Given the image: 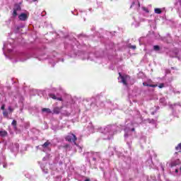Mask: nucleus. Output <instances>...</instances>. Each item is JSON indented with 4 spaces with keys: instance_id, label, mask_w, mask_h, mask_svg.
I'll return each mask as SVG.
<instances>
[{
    "instance_id": "obj_1",
    "label": "nucleus",
    "mask_w": 181,
    "mask_h": 181,
    "mask_svg": "<svg viewBox=\"0 0 181 181\" xmlns=\"http://www.w3.org/2000/svg\"><path fill=\"white\" fill-rule=\"evenodd\" d=\"M65 140L68 142H74V145H77V143L76 142L77 141V136L74 135V134H69L66 137Z\"/></svg>"
},
{
    "instance_id": "obj_2",
    "label": "nucleus",
    "mask_w": 181,
    "mask_h": 181,
    "mask_svg": "<svg viewBox=\"0 0 181 181\" xmlns=\"http://www.w3.org/2000/svg\"><path fill=\"white\" fill-rule=\"evenodd\" d=\"M129 79H131V76H129V75H123V76L121 78L122 84H124V86H128L127 80Z\"/></svg>"
},
{
    "instance_id": "obj_3",
    "label": "nucleus",
    "mask_w": 181,
    "mask_h": 181,
    "mask_svg": "<svg viewBox=\"0 0 181 181\" xmlns=\"http://www.w3.org/2000/svg\"><path fill=\"white\" fill-rule=\"evenodd\" d=\"M62 110H63V106L62 107H54L53 110H52V114H56L57 115H58V114H59L62 111Z\"/></svg>"
},
{
    "instance_id": "obj_4",
    "label": "nucleus",
    "mask_w": 181,
    "mask_h": 181,
    "mask_svg": "<svg viewBox=\"0 0 181 181\" xmlns=\"http://www.w3.org/2000/svg\"><path fill=\"white\" fill-rule=\"evenodd\" d=\"M18 19L22 21H25L28 19V14L22 13L19 15Z\"/></svg>"
},
{
    "instance_id": "obj_5",
    "label": "nucleus",
    "mask_w": 181,
    "mask_h": 181,
    "mask_svg": "<svg viewBox=\"0 0 181 181\" xmlns=\"http://www.w3.org/2000/svg\"><path fill=\"white\" fill-rule=\"evenodd\" d=\"M179 165H180V160L177 159L170 163V168H175V166H178Z\"/></svg>"
},
{
    "instance_id": "obj_6",
    "label": "nucleus",
    "mask_w": 181,
    "mask_h": 181,
    "mask_svg": "<svg viewBox=\"0 0 181 181\" xmlns=\"http://www.w3.org/2000/svg\"><path fill=\"white\" fill-rule=\"evenodd\" d=\"M49 96L50 97V98H52V100H58V101H63V98L62 97L57 98V97H56V95H54L53 93H50L49 95Z\"/></svg>"
},
{
    "instance_id": "obj_7",
    "label": "nucleus",
    "mask_w": 181,
    "mask_h": 181,
    "mask_svg": "<svg viewBox=\"0 0 181 181\" xmlns=\"http://www.w3.org/2000/svg\"><path fill=\"white\" fill-rule=\"evenodd\" d=\"M143 86L144 87H153V88H155L156 87H158V84H148L146 82L143 83Z\"/></svg>"
},
{
    "instance_id": "obj_8",
    "label": "nucleus",
    "mask_w": 181,
    "mask_h": 181,
    "mask_svg": "<svg viewBox=\"0 0 181 181\" xmlns=\"http://www.w3.org/2000/svg\"><path fill=\"white\" fill-rule=\"evenodd\" d=\"M42 112H47V114H52V110H50L49 108H42Z\"/></svg>"
},
{
    "instance_id": "obj_9",
    "label": "nucleus",
    "mask_w": 181,
    "mask_h": 181,
    "mask_svg": "<svg viewBox=\"0 0 181 181\" xmlns=\"http://www.w3.org/2000/svg\"><path fill=\"white\" fill-rule=\"evenodd\" d=\"M52 143H50V141H49V140H47L45 143H44L42 146L44 148H46L49 146V145H51Z\"/></svg>"
},
{
    "instance_id": "obj_10",
    "label": "nucleus",
    "mask_w": 181,
    "mask_h": 181,
    "mask_svg": "<svg viewBox=\"0 0 181 181\" xmlns=\"http://www.w3.org/2000/svg\"><path fill=\"white\" fill-rule=\"evenodd\" d=\"M8 135V132L6 131H0V136H6Z\"/></svg>"
},
{
    "instance_id": "obj_11",
    "label": "nucleus",
    "mask_w": 181,
    "mask_h": 181,
    "mask_svg": "<svg viewBox=\"0 0 181 181\" xmlns=\"http://www.w3.org/2000/svg\"><path fill=\"white\" fill-rule=\"evenodd\" d=\"M154 12L155 13L160 14L162 13V10L160 8H155Z\"/></svg>"
},
{
    "instance_id": "obj_12",
    "label": "nucleus",
    "mask_w": 181,
    "mask_h": 181,
    "mask_svg": "<svg viewBox=\"0 0 181 181\" xmlns=\"http://www.w3.org/2000/svg\"><path fill=\"white\" fill-rule=\"evenodd\" d=\"M21 9L22 8H21V6L19 5H18V4H16L15 6V8L13 10L18 12V11H21Z\"/></svg>"
},
{
    "instance_id": "obj_13",
    "label": "nucleus",
    "mask_w": 181,
    "mask_h": 181,
    "mask_svg": "<svg viewBox=\"0 0 181 181\" xmlns=\"http://www.w3.org/2000/svg\"><path fill=\"white\" fill-rule=\"evenodd\" d=\"M18 124V122H16V120H13L11 122V125H13V127H14V128H16V125Z\"/></svg>"
},
{
    "instance_id": "obj_14",
    "label": "nucleus",
    "mask_w": 181,
    "mask_h": 181,
    "mask_svg": "<svg viewBox=\"0 0 181 181\" xmlns=\"http://www.w3.org/2000/svg\"><path fill=\"white\" fill-rule=\"evenodd\" d=\"M153 49L158 51L160 49V47H159V45H154Z\"/></svg>"
},
{
    "instance_id": "obj_15",
    "label": "nucleus",
    "mask_w": 181,
    "mask_h": 181,
    "mask_svg": "<svg viewBox=\"0 0 181 181\" xmlns=\"http://www.w3.org/2000/svg\"><path fill=\"white\" fill-rule=\"evenodd\" d=\"M13 16H14V18H16V16H18V11H16V10H13Z\"/></svg>"
},
{
    "instance_id": "obj_16",
    "label": "nucleus",
    "mask_w": 181,
    "mask_h": 181,
    "mask_svg": "<svg viewBox=\"0 0 181 181\" xmlns=\"http://www.w3.org/2000/svg\"><path fill=\"white\" fill-rule=\"evenodd\" d=\"M3 115H4V117H8V112L4 111V112H3Z\"/></svg>"
},
{
    "instance_id": "obj_17",
    "label": "nucleus",
    "mask_w": 181,
    "mask_h": 181,
    "mask_svg": "<svg viewBox=\"0 0 181 181\" xmlns=\"http://www.w3.org/2000/svg\"><path fill=\"white\" fill-rule=\"evenodd\" d=\"M130 49H133V50H135V49H136V45H131Z\"/></svg>"
},
{
    "instance_id": "obj_18",
    "label": "nucleus",
    "mask_w": 181,
    "mask_h": 181,
    "mask_svg": "<svg viewBox=\"0 0 181 181\" xmlns=\"http://www.w3.org/2000/svg\"><path fill=\"white\" fill-rule=\"evenodd\" d=\"M159 88H163L165 87V84L163 83H160L159 86H158Z\"/></svg>"
},
{
    "instance_id": "obj_19",
    "label": "nucleus",
    "mask_w": 181,
    "mask_h": 181,
    "mask_svg": "<svg viewBox=\"0 0 181 181\" xmlns=\"http://www.w3.org/2000/svg\"><path fill=\"white\" fill-rule=\"evenodd\" d=\"M8 111H10V112H13V109H12L11 107H8Z\"/></svg>"
},
{
    "instance_id": "obj_20",
    "label": "nucleus",
    "mask_w": 181,
    "mask_h": 181,
    "mask_svg": "<svg viewBox=\"0 0 181 181\" xmlns=\"http://www.w3.org/2000/svg\"><path fill=\"white\" fill-rule=\"evenodd\" d=\"M119 78H122V77H124V75H122L120 72H119Z\"/></svg>"
},
{
    "instance_id": "obj_21",
    "label": "nucleus",
    "mask_w": 181,
    "mask_h": 181,
    "mask_svg": "<svg viewBox=\"0 0 181 181\" xmlns=\"http://www.w3.org/2000/svg\"><path fill=\"white\" fill-rule=\"evenodd\" d=\"M1 110H5V105H1Z\"/></svg>"
},
{
    "instance_id": "obj_22",
    "label": "nucleus",
    "mask_w": 181,
    "mask_h": 181,
    "mask_svg": "<svg viewBox=\"0 0 181 181\" xmlns=\"http://www.w3.org/2000/svg\"><path fill=\"white\" fill-rule=\"evenodd\" d=\"M175 173H179V170L175 169Z\"/></svg>"
},
{
    "instance_id": "obj_23",
    "label": "nucleus",
    "mask_w": 181,
    "mask_h": 181,
    "mask_svg": "<svg viewBox=\"0 0 181 181\" xmlns=\"http://www.w3.org/2000/svg\"><path fill=\"white\" fill-rule=\"evenodd\" d=\"M93 160H94L95 162V160H97V158H95V157L93 158Z\"/></svg>"
},
{
    "instance_id": "obj_24",
    "label": "nucleus",
    "mask_w": 181,
    "mask_h": 181,
    "mask_svg": "<svg viewBox=\"0 0 181 181\" xmlns=\"http://www.w3.org/2000/svg\"><path fill=\"white\" fill-rule=\"evenodd\" d=\"M132 132H135V128H132Z\"/></svg>"
},
{
    "instance_id": "obj_25",
    "label": "nucleus",
    "mask_w": 181,
    "mask_h": 181,
    "mask_svg": "<svg viewBox=\"0 0 181 181\" xmlns=\"http://www.w3.org/2000/svg\"><path fill=\"white\" fill-rule=\"evenodd\" d=\"M64 148H69V144L65 145Z\"/></svg>"
},
{
    "instance_id": "obj_26",
    "label": "nucleus",
    "mask_w": 181,
    "mask_h": 181,
    "mask_svg": "<svg viewBox=\"0 0 181 181\" xmlns=\"http://www.w3.org/2000/svg\"><path fill=\"white\" fill-rule=\"evenodd\" d=\"M95 154L100 158V154L98 153H95Z\"/></svg>"
},
{
    "instance_id": "obj_27",
    "label": "nucleus",
    "mask_w": 181,
    "mask_h": 181,
    "mask_svg": "<svg viewBox=\"0 0 181 181\" xmlns=\"http://www.w3.org/2000/svg\"><path fill=\"white\" fill-rule=\"evenodd\" d=\"M84 181H90V178H87L86 180H85Z\"/></svg>"
},
{
    "instance_id": "obj_28",
    "label": "nucleus",
    "mask_w": 181,
    "mask_h": 181,
    "mask_svg": "<svg viewBox=\"0 0 181 181\" xmlns=\"http://www.w3.org/2000/svg\"><path fill=\"white\" fill-rule=\"evenodd\" d=\"M134 5H135V2H133L132 6H134Z\"/></svg>"
},
{
    "instance_id": "obj_29",
    "label": "nucleus",
    "mask_w": 181,
    "mask_h": 181,
    "mask_svg": "<svg viewBox=\"0 0 181 181\" xmlns=\"http://www.w3.org/2000/svg\"><path fill=\"white\" fill-rule=\"evenodd\" d=\"M21 29L20 27H17V30H19Z\"/></svg>"
},
{
    "instance_id": "obj_30",
    "label": "nucleus",
    "mask_w": 181,
    "mask_h": 181,
    "mask_svg": "<svg viewBox=\"0 0 181 181\" xmlns=\"http://www.w3.org/2000/svg\"><path fill=\"white\" fill-rule=\"evenodd\" d=\"M36 1H37V0H33V2H36Z\"/></svg>"
},
{
    "instance_id": "obj_31",
    "label": "nucleus",
    "mask_w": 181,
    "mask_h": 181,
    "mask_svg": "<svg viewBox=\"0 0 181 181\" xmlns=\"http://www.w3.org/2000/svg\"><path fill=\"white\" fill-rule=\"evenodd\" d=\"M140 6V3L139 2V6Z\"/></svg>"
},
{
    "instance_id": "obj_32",
    "label": "nucleus",
    "mask_w": 181,
    "mask_h": 181,
    "mask_svg": "<svg viewBox=\"0 0 181 181\" xmlns=\"http://www.w3.org/2000/svg\"><path fill=\"white\" fill-rule=\"evenodd\" d=\"M155 113H152V115H153Z\"/></svg>"
}]
</instances>
